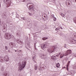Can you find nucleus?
I'll return each mask as SVG.
<instances>
[{
    "label": "nucleus",
    "instance_id": "f257e3e1",
    "mask_svg": "<svg viewBox=\"0 0 76 76\" xmlns=\"http://www.w3.org/2000/svg\"><path fill=\"white\" fill-rule=\"evenodd\" d=\"M27 60V58H24L23 61L22 62V63H18V65H19V66L18 68V70L21 71L23 70V69L25 68L26 64V60Z\"/></svg>",
    "mask_w": 76,
    "mask_h": 76
},
{
    "label": "nucleus",
    "instance_id": "f03ea898",
    "mask_svg": "<svg viewBox=\"0 0 76 76\" xmlns=\"http://www.w3.org/2000/svg\"><path fill=\"white\" fill-rule=\"evenodd\" d=\"M57 48V46H54L52 47V48L51 49H48L47 51L48 52L49 54L50 55L53 54V53L55 52V50Z\"/></svg>",
    "mask_w": 76,
    "mask_h": 76
},
{
    "label": "nucleus",
    "instance_id": "7ed1b4c3",
    "mask_svg": "<svg viewBox=\"0 0 76 76\" xmlns=\"http://www.w3.org/2000/svg\"><path fill=\"white\" fill-rule=\"evenodd\" d=\"M50 43L48 42H45L44 43L41 45V48L42 50H44L45 48H48V45H49Z\"/></svg>",
    "mask_w": 76,
    "mask_h": 76
},
{
    "label": "nucleus",
    "instance_id": "20e7f679",
    "mask_svg": "<svg viewBox=\"0 0 76 76\" xmlns=\"http://www.w3.org/2000/svg\"><path fill=\"white\" fill-rule=\"evenodd\" d=\"M9 57L7 55H6L4 56L3 58H0V61L1 63H3L4 61H9Z\"/></svg>",
    "mask_w": 76,
    "mask_h": 76
},
{
    "label": "nucleus",
    "instance_id": "39448f33",
    "mask_svg": "<svg viewBox=\"0 0 76 76\" xmlns=\"http://www.w3.org/2000/svg\"><path fill=\"white\" fill-rule=\"evenodd\" d=\"M5 38L7 39H10L12 38V35L10 34L6 33L5 34Z\"/></svg>",
    "mask_w": 76,
    "mask_h": 76
},
{
    "label": "nucleus",
    "instance_id": "423d86ee",
    "mask_svg": "<svg viewBox=\"0 0 76 76\" xmlns=\"http://www.w3.org/2000/svg\"><path fill=\"white\" fill-rule=\"evenodd\" d=\"M3 2L4 3H7V7H9L11 4V1L10 0H4Z\"/></svg>",
    "mask_w": 76,
    "mask_h": 76
},
{
    "label": "nucleus",
    "instance_id": "0eeeda50",
    "mask_svg": "<svg viewBox=\"0 0 76 76\" xmlns=\"http://www.w3.org/2000/svg\"><path fill=\"white\" fill-rule=\"evenodd\" d=\"M39 57L41 58L42 59H44V60L46 59L47 58V56H46V55L44 54V53H41L39 55Z\"/></svg>",
    "mask_w": 76,
    "mask_h": 76
},
{
    "label": "nucleus",
    "instance_id": "6e6552de",
    "mask_svg": "<svg viewBox=\"0 0 76 76\" xmlns=\"http://www.w3.org/2000/svg\"><path fill=\"white\" fill-rule=\"evenodd\" d=\"M72 53V50H68L66 51V53H64V56H68V55H69V54H71Z\"/></svg>",
    "mask_w": 76,
    "mask_h": 76
},
{
    "label": "nucleus",
    "instance_id": "1a4fd4ad",
    "mask_svg": "<svg viewBox=\"0 0 76 76\" xmlns=\"http://www.w3.org/2000/svg\"><path fill=\"white\" fill-rule=\"evenodd\" d=\"M59 55H57L56 56L53 55L52 56L51 59L53 60H54V61H56L57 60V58L59 56Z\"/></svg>",
    "mask_w": 76,
    "mask_h": 76
},
{
    "label": "nucleus",
    "instance_id": "9d476101",
    "mask_svg": "<svg viewBox=\"0 0 76 76\" xmlns=\"http://www.w3.org/2000/svg\"><path fill=\"white\" fill-rule=\"evenodd\" d=\"M28 8L29 10H31V11H34V6L32 5H29Z\"/></svg>",
    "mask_w": 76,
    "mask_h": 76
},
{
    "label": "nucleus",
    "instance_id": "9b49d317",
    "mask_svg": "<svg viewBox=\"0 0 76 76\" xmlns=\"http://www.w3.org/2000/svg\"><path fill=\"white\" fill-rule=\"evenodd\" d=\"M70 42L72 44H75L76 43V40L74 39L73 38H72L70 40Z\"/></svg>",
    "mask_w": 76,
    "mask_h": 76
},
{
    "label": "nucleus",
    "instance_id": "f8f14e48",
    "mask_svg": "<svg viewBox=\"0 0 76 76\" xmlns=\"http://www.w3.org/2000/svg\"><path fill=\"white\" fill-rule=\"evenodd\" d=\"M4 26H5V27H4V28L3 29H2V31L4 32H5L7 30V28H6V27L7 26V25H6V24H5L4 25Z\"/></svg>",
    "mask_w": 76,
    "mask_h": 76
},
{
    "label": "nucleus",
    "instance_id": "ddd939ff",
    "mask_svg": "<svg viewBox=\"0 0 76 76\" xmlns=\"http://www.w3.org/2000/svg\"><path fill=\"white\" fill-rule=\"evenodd\" d=\"M2 75L3 76H7V72L6 71H3Z\"/></svg>",
    "mask_w": 76,
    "mask_h": 76
},
{
    "label": "nucleus",
    "instance_id": "4468645a",
    "mask_svg": "<svg viewBox=\"0 0 76 76\" xmlns=\"http://www.w3.org/2000/svg\"><path fill=\"white\" fill-rule=\"evenodd\" d=\"M7 15H6L5 14H2V18L3 19H6L7 17Z\"/></svg>",
    "mask_w": 76,
    "mask_h": 76
},
{
    "label": "nucleus",
    "instance_id": "2eb2a0df",
    "mask_svg": "<svg viewBox=\"0 0 76 76\" xmlns=\"http://www.w3.org/2000/svg\"><path fill=\"white\" fill-rule=\"evenodd\" d=\"M5 69V67H4V66H1V72H3L4 71V70Z\"/></svg>",
    "mask_w": 76,
    "mask_h": 76
},
{
    "label": "nucleus",
    "instance_id": "dca6fc26",
    "mask_svg": "<svg viewBox=\"0 0 76 76\" xmlns=\"http://www.w3.org/2000/svg\"><path fill=\"white\" fill-rule=\"evenodd\" d=\"M9 45L10 46L12 47H14L15 45V44L14 43L10 42V43Z\"/></svg>",
    "mask_w": 76,
    "mask_h": 76
},
{
    "label": "nucleus",
    "instance_id": "f3484780",
    "mask_svg": "<svg viewBox=\"0 0 76 76\" xmlns=\"http://www.w3.org/2000/svg\"><path fill=\"white\" fill-rule=\"evenodd\" d=\"M16 41L17 43H18V44H21V43L20 42V39H16Z\"/></svg>",
    "mask_w": 76,
    "mask_h": 76
},
{
    "label": "nucleus",
    "instance_id": "a211bd4d",
    "mask_svg": "<svg viewBox=\"0 0 76 76\" xmlns=\"http://www.w3.org/2000/svg\"><path fill=\"white\" fill-rule=\"evenodd\" d=\"M44 66H44L43 67H41L39 68V70H44Z\"/></svg>",
    "mask_w": 76,
    "mask_h": 76
},
{
    "label": "nucleus",
    "instance_id": "6ab92c4d",
    "mask_svg": "<svg viewBox=\"0 0 76 76\" xmlns=\"http://www.w3.org/2000/svg\"><path fill=\"white\" fill-rule=\"evenodd\" d=\"M69 63H67V65H66V69L67 70V71H69V68H68V67H69Z\"/></svg>",
    "mask_w": 76,
    "mask_h": 76
},
{
    "label": "nucleus",
    "instance_id": "aec40b11",
    "mask_svg": "<svg viewBox=\"0 0 76 76\" xmlns=\"http://www.w3.org/2000/svg\"><path fill=\"white\" fill-rule=\"evenodd\" d=\"M56 67H58V68H59V67H60V63H57V64H56Z\"/></svg>",
    "mask_w": 76,
    "mask_h": 76
},
{
    "label": "nucleus",
    "instance_id": "412c9836",
    "mask_svg": "<svg viewBox=\"0 0 76 76\" xmlns=\"http://www.w3.org/2000/svg\"><path fill=\"white\" fill-rule=\"evenodd\" d=\"M17 3H19V2H20V1H22V2L23 1V2H24V1H25V0H24L23 1H22V0H17Z\"/></svg>",
    "mask_w": 76,
    "mask_h": 76
},
{
    "label": "nucleus",
    "instance_id": "4be33fe9",
    "mask_svg": "<svg viewBox=\"0 0 76 76\" xmlns=\"http://www.w3.org/2000/svg\"><path fill=\"white\" fill-rule=\"evenodd\" d=\"M73 20H74V22L75 23H76V17H75L73 19Z\"/></svg>",
    "mask_w": 76,
    "mask_h": 76
},
{
    "label": "nucleus",
    "instance_id": "5701e85b",
    "mask_svg": "<svg viewBox=\"0 0 76 76\" xmlns=\"http://www.w3.org/2000/svg\"><path fill=\"white\" fill-rule=\"evenodd\" d=\"M48 39V37H45L42 38V39L43 40H45L46 39Z\"/></svg>",
    "mask_w": 76,
    "mask_h": 76
},
{
    "label": "nucleus",
    "instance_id": "b1692460",
    "mask_svg": "<svg viewBox=\"0 0 76 76\" xmlns=\"http://www.w3.org/2000/svg\"><path fill=\"white\" fill-rule=\"evenodd\" d=\"M64 56H65V55H64V54H63V55H61L60 56V58H63Z\"/></svg>",
    "mask_w": 76,
    "mask_h": 76
},
{
    "label": "nucleus",
    "instance_id": "393cba45",
    "mask_svg": "<svg viewBox=\"0 0 76 76\" xmlns=\"http://www.w3.org/2000/svg\"><path fill=\"white\" fill-rule=\"evenodd\" d=\"M37 67H38V66H37V64L35 65V67L34 69L35 70H37Z\"/></svg>",
    "mask_w": 76,
    "mask_h": 76
},
{
    "label": "nucleus",
    "instance_id": "a878e982",
    "mask_svg": "<svg viewBox=\"0 0 76 76\" xmlns=\"http://www.w3.org/2000/svg\"><path fill=\"white\" fill-rule=\"evenodd\" d=\"M73 36H74L75 38H76V33H75L73 34Z\"/></svg>",
    "mask_w": 76,
    "mask_h": 76
},
{
    "label": "nucleus",
    "instance_id": "bb28decb",
    "mask_svg": "<svg viewBox=\"0 0 76 76\" xmlns=\"http://www.w3.org/2000/svg\"><path fill=\"white\" fill-rule=\"evenodd\" d=\"M1 26H3V21H1Z\"/></svg>",
    "mask_w": 76,
    "mask_h": 76
},
{
    "label": "nucleus",
    "instance_id": "cd10ccee",
    "mask_svg": "<svg viewBox=\"0 0 76 76\" xmlns=\"http://www.w3.org/2000/svg\"><path fill=\"white\" fill-rule=\"evenodd\" d=\"M61 15L62 16V17H64V16H65V15H64V14H62Z\"/></svg>",
    "mask_w": 76,
    "mask_h": 76
},
{
    "label": "nucleus",
    "instance_id": "c85d7f7f",
    "mask_svg": "<svg viewBox=\"0 0 76 76\" xmlns=\"http://www.w3.org/2000/svg\"><path fill=\"white\" fill-rule=\"evenodd\" d=\"M53 20L54 21H56V17L53 18Z\"/></svg>",
    "mask_w": 76,
    "mask_h": 76
},
{
    "label": "nucleus",
    "instance_id": "c756f323",
    "mask_svg": "<svg viewBox=\"0 0 76 76\" xmlns=\"http://www.w3.org/2000/svg\"><path fill=\"white\" fill-rule=\"evenodd\" d=\"M16 35L17 37H19V34L18 33H16Z\"/></svg>",
    "mask_w": 76,
    "mask_h": 76
},
{
    "label": "nucleus",
    "instance_id": "7c9ffc66",
    "mask_svg": "<svg viewBox=\"0 0 76 76\" xmlns=\"http://www.w3.org/2000/svg\"><path fill=\"white\" fill-rule=\"evenodd\" d=\"M56 31H58V30H59V28H56L55 29Z\"/></svg>",
    "mask_w": 76,
    "mask_h": 76
},
{
    "label": "nucleus",
    "instance_id": "2f4dec72",
    "mask_svg": "<svg viewBox=\"0 0 76 76\" xmlns=\"http://www.w3.org/2000/svg\"><path fill=\"white\" fill-rule=\"evenodd\" d=\"M8 48H7V46H5V50H7Z\"/></svg>",
    "mask_w": 76,
    "mask_h": 76
},
{
    "label": "nucleus",
    "instance_id": "473e14b6",
    "mask_svg": "<svg viewBox=\"0 0 76 76\" xmlns=\"http://www.w3.org/2000/svg\"><path fill=\"white\" fill-rule=\"evenodd\" d=\"M64 47H65V48H66V44H65L64 45Z\"/></svg>",
    "mask_w": 76,
    "mask_h": 76
},
{
    "label": "nucleus",
    "instance_id": "72a5a7b5",
    "mask_svg": "<svg viewBox=\"0 0 76 76\" xmlns=\"http://www.w3.org/2000/svg\"><path fill=\"white\" fill-rule=\"evenodd\" d=\"M17 18H19V15L18 14H17Z\"/></svg>",
    "mask_w": 76,
    "mask_h": 76
},
{
    "label": "nucleus",
    "instance_id": "f704fd0d",
    "mask_svg": "<svg viewBox=\"0 0 76 76\" xmlns=\"http://www.w3.org/2000/svg\"><path fill=\"white\" fill-rule=\"evenodd\" d=\"M23 20H26V18H25L24 17V18L23 19Z\"/></svg>",
    "mask_w": 76,
    "mask_h": 76
},
{
    "label": "nucleus",
    "instance_id": "c9c22d12",
    "mask_svg": "<svg viewBox=\"0 0 76 76\" xmlns=\"http://www.w3.org/2000/svg\"><path fill=\"white\" fill-rule=\"evenodd\" d=\"M35 34H36V33H33V34H32V35H33V37H34V35H35Z\"/></svg>",
    "mask_w": 76,
    "mask_h": 76
},
{
    "label": "nucleus",
    "instance_id": "e433bc0d",
    "mask_svg": "<svg viewBox=\"0 0 76 76\" xmlns=\"http://www.w3.org/2000/svg\"><path fill=\"white\" fill-rule=\"evenodd\" d=\"M1 25V20H0V25Z\"/></svg>",
    "mask_w": 76,
    "mask_h": 76
},
{
    "label": "nucleus",
    "instance_id": "4c0bfd02",
    "mask_svg": "<svg viewBox=\"0 0 76 76\" xmlns=\"http://www.w3.org/2000/svg\"><path fill=\"white\" fill-rule=\"evenodd\" d=\"M68 5H70V3H69V2H68Z\"/></svg>",
    "mask_w": 76,
    "mask_h": 76
},
{
    "label": "nucleus",
    "instance_id": "58836bf2",
    "mask_svg": "<svg viewBox=\"0 0 76 76\" xmlns=\"http://www.w3.org/2000/svg\"><path fill=\"white\" fill-rule=\"evenodd\" d=\"M18 52H20V53H22V50H20L19 51H18Z\"/></svg>",
    "mask_w": 76,
    "mask_h": 76
},
{
    "label": "nucleus",
    "instance_id": "ea45409f",
    "mask_svg": "<svg viewBox=\"0 0 76 76\" xmlns=\"http://www.w3.org/2000/svg\"><path fill=\"white\" fill-rule=\"evenodd\" d=\"M25 17H21V19H23Z\"/></svg>",
    "mask_w": 76,
    "mask_h": 76
},
{
    "label": "nucleus",
    "instance_id": "a19ab883",
    "mask_svg": "<svg viewBox=\"0 0 76 76\" xmlns=\"http://www.w3.org/2000/svg\"><path fill=\"white\" fill-rule=\"evenodd\" d=\"M34 37H37V35H34Z\"/></svg>",
    "mask_w": 76,
    "mask_h": 76
},
{
    "label": "nucleus",
    "instance_id": "79ce46f5",
    "mask_svg": "<svg viewBox=\"0 0 76 76\" xmlns=\"http://www.w3.org/2000/svg\"><path fill=\"white\" fill-rule=\"evenodd\" d=\"M20 42H21V44H22V43H23V42H21V41H20Z\"/></svg>",
    "mask_w": 76,
    "mask_h": 76
},
{
    "label": "nucleus",
    "instance_id": "37998d69",
    "mask_svg": "<svg viewBox=\"0 0 76 76\" xmlns=\"http://www.w3.org/2000/svg\"><path fill=\"white\" fill-rule=\"evenodd\" d=\"M70 61H69L68 62V63L69 64H70Z\"/></svg>",
    "mask_w": 76,
    "mask_h": 76
},
{
    "label": "nucleus",
    "instance_id": "c03bdc74",
    "mask_svg": "<svg viewBox=\"0 0 76 76\" xmlns=\"http://www.w3.org/2000/svg\"><path fill=\"white\" fill-rule=\"evenodd\" d=\"M8 53H10V50H8Z\"/></svg>",
    "mask_w": 76,
    "mask_h": 76
},
{
    "label": "nucleus",
    "instance_id": "a18cd8bd",
    "mask_svg": "<svg viewBox=\"0 0 76 76\" xmlns=\"http://www.w3.org/2000/svg\"><path fill=\"white\" fill-rule=\"evenodd\" d=\"M51 16H52V17H54V15H52Z\"/></svg>",
    "mask_w": 76,
    "mask_h": 76
},
{
    "label": "nucleus",
    "instance_id": "49530a36",
    "mask_svg": "<svg viewBox=\"0 0 76 76\" xmlns=\"http://www.w3.org/2000/svg\"><path fill=\"white\" fill-rule=\"evenodd\" d=\"M60 28H61V29H63V28H62V27H60Z\"/></svg>",
    "mask_w": 76,
    "mask_h": 76
},
{
    "label": "nucleus",
    "instance_id": "de8ad7c7",
    "mask_svg": "<svg viewBox=\"0 0 76 76\" xmlns=\"http://www.w3.org/2000/svg\"><path fill=\"white\" fill-rule=\"evenodd\" d=\"M74 57H76V55H74Z\"/></svg>",
    "mask_w": 76,
    "mask_h": 76
},
{
    "label": "nucleus",
    "instance_id": "09e8293b",
    "mask_svg": "<svg viewBox=\"0 0 76 76\" xmlns=\"http://www.w3.org/2000/svg\"><path fill=\"white\" fill-rule=\"evenodd\" d=\"M12 15H13V12H12L11 13Z\"/></svg>",
    "mask_w": 76,
    "mask_h": 76
},
{
    "label": "nucleus",
    "instance_id": "8fccbe9b",
    "mask_svg": "<svg viewBox=\"0 0 76 76\" xmlns=\"http://www.w3.org/2000/svg\"><path fill=\"white\" fill-rule=\"evenodd\" d=\"M1 7V3H0V8Z\"/></svg>",
    "mask_w": 76,
    "mask_h": 76
},
{
    "label": "nucleus",
    "instance_id": "3c124183",
    "mask_svg": "<svg viewBox=\"0 0 76 76\" xmlns=\"http://www.w3.org/2000/svg\"><path fill=\"white\" fill-rule=\"evenodd\" d=\"M36 45V43H34V45L35 46V45Z\"/></svg>",
    "mask_w": 76,
    "mask_h": 76
},
{
    "label": "nucleus",
    "instance_id": "603ef678",
    "mask_svg": "<svg viewBox=\"0 0 76 76\" xmlns=\"http://www.w3.org/2000/svg\"><path fill=\"white\" fill-rule=\"evenodd\" d=\"M1 36V32H0V36Z\"/></svg>",
    "mask_w": 76,
    "mask_h": 76
},
{
    "label": "nucleus",
    "instance_id": "864d4df0",
    "mask_svg": "<svg viewBox=\"0 0 76 76\" xmlns=\"http://www.w3.org/2000/svg\"><path fill=\"white\" fill-rule=\"evenodd\" d=\"M67 1H66V4H67Z\"/></svg>",
    "mask_w": 76,
    "mask_h": 76
},
{
    "label": "nucleus",
    "instance_id": "5fc2aeb1",
    "mask_svg": "<svg viewBox=\"0 0 76 76\" xmlns=\"http://www.w3.org/2000/svg\"><path fill=\"white\" fill-rule=\"evenodd\" d=\"M44 17L46 18V17L45 16H44Z\"/></svg>",
    "mask_w": 76,
    "mask_h": 76
},
{
    "label": "nucleus",
    "instance_id": "6e6d98bb",
    "mask_svg": "<svg viewBox=\"0 0 76 76\" xmlns=\"http://www.w3.org/2000/svg\"><path fill=\"white\" fill-rule=\"evenodd\" d=\"M15 52H16V51H17L16 50H15Z\"/></svg>",
    "mask_w": 76,
    "mask_h": 76
},
{
    "label": "nucleus",
    "instance_id": "4d7b16f0",
    "mask_svg": "<svg viewBox=\"0 0 76 76\" xmlns=\"http://www.w3.org/2000/svg\"><path fill=\"white\" fill-rule=\"evenodd\" d=\"M27 4V6L28 5V4Z\"/></svg>",
    "mask_w": 76,
    "mask_h": 76
},
{
    "label": "nucleus",
    "instance_id": "13d9d810",
    "mask_svg": "<svg viewBox=\"0 0 76 76\" xmlns=\"http://www.w3.org/2000/svg\"><path fill=\"white\" fill-rule=\"evenodd\" d=\"M75 2H76V0H75Z\"/></svg>",
    "mask_w": 76,
    "mask_h": 76
},
{
    "label": "nucleus",
    "instance_id": "bf43d9fd",
    "mask_svg": "<svg viewBox=\"0 0 76 76\" xmlns=\"http://www.w3.org/2000/svg\"><path fill=\"white\" fill-rule=\"evenodd\" d=\"M72 72V71H70V72Z\"/></svg>",
    "mask_w": 76,
    "mask_h": 76
},
{
    "label": "nucleus",
    "instance_id": "052dcab7",
    "mask_svg": "<svg viewBox=\"0 0 76 76\" xmlns=\"http://www.w3.org/2000/svg\"><path fill=\"white\" fill-rule=\"evenodd\" d=\"M29 15H30L31 16V14H29Z\"/></svg>",
    "mask_w": 76,
    "mask_h": 76
},
{
    "label": "nucleus",
    "instance_id": "680f3d73",
    "mask_svg": "<svg viewBox=\"0 0 76 76\" xmlns=\"http://www.w3.org/2000/svg\"><path fill=\"white\" fill-rule=\"evenodd\" d=\"M33 59L34 58L33 57Z\"/></svg>",
    "mask_w": 76,
    "mask_h": 76
},
{
    "label": "nucleus",
    "instance_id": "e2e57ef3",
    "mask_svg": "<svg viewBox=\"0 0 76 76\" xmlns=\"http://www.w3.org/2000/svg\"><path fill=\"white\" fill-rule=\"evenodd\" d=\"M31 3H30V4H31Z\"/></svg>",
    "mask_w": 76,
    "mask_h": 76
},
{
    "label": "nucleus",
    "instance_id": "0e129e2a",
    "mask_svg": "<svg viewBox=\"0 0 76 76\" xmlns=\"http://www.w3.org/2000/svg\"><path fill=\"white\" fill-rule=\"evenodd\" d=\"M21 76H22V75H21Z\"/></svg>",
    "mask_w": 76,
    "mask_h": 76
}]
</instances>
